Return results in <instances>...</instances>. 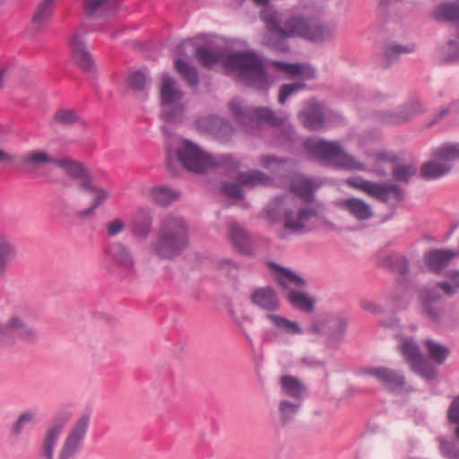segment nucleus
<instances>
[{
	"instance_id": "17",
	"label": "nucleus",
	"mask_w": 459,
	"mask_h": 459,
	"mask_svg": "<svg viewBox=\"0 0 459 459\" xmlns=\"http://www.w3.org/2000/svg\"><path fill=\"white\" fill-rule=\"evenodd\" d=\"M335 205L359 221L369 220L374 213L368 204L356 197L339 199L335 202Z\"/></svg>"
},
{
	"instance_id": "42",
	"label": "nucleus",
	"mask_w": 459,
	"mask_h": 459,
	"mask_svg": "<svg viewBox=\"0 0 459 459\" xmlns=\"http://www.w3.org/2000/svg\"><path fill=\"white\" fill-rule=\"evenodd\" d=\"M237 179L242 186L251 187L258 185H266L270 181L269 178L259 170L239 173Z\"/></svg>"
},
{
	"instance_id": "24",
	"label": "nucleus",
	"mask_w": 459,
	"mask_h": 459,
	"mask_svg": "<svg viewBox=\"0 0 459 459\" xmlns=\"http://www.w3.org/2000/svg\"><path fill=\"white\" fill-rule=\"evenodd\" d=\"M266 214L273 224L281 222L287 228V198L281 195L273 198L266 207Z\"/></svg>"
},
{
	"instance_id": "4",
	"label": "nucleus",
	"mask_w": 459,
	"mask_h": 459,
	"mask_svg": "<svg viewBox=\"0 0 459 459\" xmlns=\"http://www.w3.org/2000/svg\"><path fill=\"white\" fill-rule=\"evenodd\" d=\"M307 152L326 163L346 170H366L367 165L343 151L339 143L320 138H308L304 143Z\"/></svg>"
},
{
	"instance_id": "49",
	"label": "nucleus",
	"mask_w": 459,
	"mask_h": 459,
	"mask_svg": "<svg viewBox=\"0 0 459 459\" xmlns=\"http://www.w3.org/2000/svg\"><path fill=\"white\" fill-rule=\"evenodd\" d=\"M147 82V75L142 71L132 72L127 78L128 85L135 91H143Z\"/></svg>"
},
{
	"instance_id": "38",
	"label": "nucleus",
	"mask_w": 459,
	"mask_h": 459,
	"mask_svg": "<svg viewBox=\"0 0 459 459\" xmlns=\"http://www.w3.org/2000/svg\"><path fill=\"white\" fill-rule=\"evenodd\" d=\"M437 21L456 22L459 21V4L456 3H442L432 13Z\"/></svg>"
},
{
	"instance_id": "21",
	"label": "nucleus",
	"mask_w": 459,
	"mask_h": 459,
	"mask_svg": "<svg viewBox=\"0 0 459 459\" xmlns=\"http://www.w3.org/2000/svg\"><path fill=\"white\" fill-rule=\"evenodd\" d=\"M21 165L28 169H36L46 165L56 164V158L51 156L44 150H34L28 152L20 158Z\"/></svg>"
},
{
	"instance_id": "6",
	"label": "nucleus",
	"mask_w": 459,
	"mask_h": 459,
	"mask_svg": "<svg viewBox=\"0 0 459 459\" xmlns=\"http://www.w3.org/2000/svg\"><path fill=\"white\" fill-rule=\"evenodd\" d=\"M160 100L162 119L171 124L181 122L186 110L184 92L177 82L168 74L162 77Z\"/></svg>"
},
{
	"instance_id": "19",
	"label": "nucleus",
	"mask_w": 459,
	"mask_h": 459,
	"mask_svg": "<svg viewBox=\"0 0 459 459\" xmlns=\"http://www.w3.org/2000/svg\"><path fill=\"white\" fill-rule=\"evenodd\" d=\"M366 373L381 382L387 388L402 386L404 383L403 376L390 368L374 367L366 369Z\"/></svg>"
},
{
	"instance_id": "52",
	"label": "nucleus",
	"mask_w": 459,
	"mask_h": 459,
	"mask_svg": "<svg viewBox=\"0 0 459 459\" xmlns=\"http://www.w3.org/2000/svg\"><path fill=\"white\" fill-rule=\"evenodd\" d=\"M221 192L233 200H241L243 198L241 187L236 183L222 182Z\"/></svg>"
},
{
	"instance_id": "58",
	"label": "nucleus",
	"mask_w": 459,
	"mask_h": 459,
	"mask_svg": "<svg viewBox=\"0 0 459 459\" xmlns=\"http://www.w3.org/2000/svg\"><path fill=\"white\" fill-rule=\"evenodd\" d=\"M459 53L458 45L455 42L450 41L443 48L444 58L451 61L457 57Z\"/></svg>"
},
{
	"instance_id": "43",
	"label": "nucleus",
	"mask_w": 459,
	"mask_h": 459,
	"mask_svg": "<svg viewBox=\"0 0 459 459\" xmlns=\"http://www.w3.org/2000/svg\"><path fill=\"white\" fill-rule=\"evenodd\" d=\"M395 161V157L385 152H380L374 154L371 157V161L369 165L371 166V170L378 176H384L386 174L385 165L392 164Z\"/></svg>"
},
{
	"instance_id": "35",
	"label": "nucleus",
	"mask_w": 459,
	"mask_h": 459,
	"mask_svg": "<svg viewBox=\"0 0 459 459\" xmlns=\"http://www.w3.org/2000/svg\"><path fill=\"white\" fill-rule=\"evenodd\" d=\"M55 166L62 169L68 176L73 178L84 180V178H91L83 166L74 160L69 158L56 159Z\"/></svg>"
},
{
	"instance_id": "12",
	"label": "nucleus",
	"mask_w": 459,
	"mask_h": 459,
	"mask_svg": "<svg viewBox=\"0 0 459 459\" xmlns=\"http://www.w3.org/2000/svg\"><path fill=\"white\" fill-rule=\"evenodd\" d=\"M400 351L413 371L427 379L435 377L436 369L428 363L412 340L403 339Z\"/></svg>"
},
{
	"instance_id": "34",
	"label": "nucleus",
	"mask_w": 459,
	"mask_h": 459,
	"mask_svg": "<svg viewBox=\"0 0 459 459\" xmlns=\"http://www.w3.org/2000/svg\"><path fill=\"white\" fill-rule=\"evenodd\" d=\"M455 256V253L451 250H434L426 255V263L431 270L437 272L447 266Z\"/></svg>"
},
{
	"instance_id": "62",
	"label": "nucleus",
	"mask_w": 459,
	"mask_h": 459,
	"mask_svg": "<svg viewBox=\"0 0 459 459\" xmlns=\"http://www.w3.org/2000/svg\"><path fill=\"white\" fill-rule=\"evenodd\" d=\"M305 332L297 322L289 321V335H299Z\"/></svg>"
},
{
	"instance_id": "56",
	"label": "nucleus",
	"mask_w": 459,
	"mask_h": 459,
	"mask_svg": "<svg viewBox=\"0 0 459 459\" xmlns=\"http://www.w3.org/2000/svg\"><path fill=\"white\" fill-rule=\"evenodd\" d=\"M107 233L109 237L120 234L126 228V224L120 218L114 219L107 223Z\"/></svg>"
},
{
	"instance_id": "26",
	"label": "nucleus",
	"mask_w": 459,
	"mask_h": 459,
	"mask_svg": "<svg viewBox=\"0 0 459 459\" xmlns=\"http://www.w3.org/2000/svg\"><path fill=\"white\" fill-rule=\"evenodd\" d=\"M152 227V216L151 212L147 210L141 209L139 210L132 223V234L135 238L141 240L146 239Z\"/></svg>"
},
{
	"instance_id": "39",
	"label": "nucleus",
	"mask_w": 459,
	"mask_h": 459,
	"mask_svg": "<svg viewBox=\"0 0 459 459\" xmlns=\"http://www.w3.org/2000/svg\"><path fill=\"white\" fill-rule=\"evenodd\" d=\"M423 111L420 102H415L410 107H405L398 114H389L384 117V122L389 125H398L408 121L414 114Z\"/></svg>"
},
{
	"instance_id": "20",
	"label": "nucleus",
	"mask_w": 459,
	"mask_h": 459,
	"mask_svg": "<svg viewBox=\"0 0 459 459\" xmlns=\"http://www.w3.org/2000/svg\"><path fill=\"white\" fill-rule=\"evenodd\" d=\"M307 395V385L298 377L289 376V415L301 407Z\"/></svg>"
},
{
	"instance_id": "36",
	"label": "nucleus",
	"mask_w": 459,
	"mask_h": 459,
	"mask_svg": "<svg viewBox=\"0 0 459 459\" xmlns=\"http://www.w3.org/2000/svg\"><path fill=\"white\" fill-rule=\"evenodd\" d=\"M113 6V0H85L84 4L86 15L92 19L108 16V10Z\"/></svg>"
},
{
	"instance_id": "63",
	"label": "nucleus",
	"mask_w": 459,
	"mask_h": 459,
	"mask_svg": "<svg viewBox=\"0 0 459 459\" xmlns=\"http://www.w3.org/2000/svg\"><path fill=\"white\" fill-rule=\"evenodd\" d=\"M287 100V84H282L280 89L279 102L284 103Z\"/></svg>"
},
{
	"instance_id": "5",
	"label": "nucleus",
	"mask_w": 459,
	"mask_h": 459,
	"mask_svg": "<svg viewBox=\"0 0 459 459\" xmlns=\"http://www.w3.org/2000/svg\"><path fill=\"white\" fill-rule=\"evenodd\" d=\"M229 109L248 134H255L263 124L277 128L284 123V117L264 107L246 105L240 99L235 98L229 103Z\"/></svg>"
},
{
	"instance_id": "51",
	"label": "nucleus",
	"mask_w": 459,
	"mask_h": 459,
	"mask_svg": "<svg viewBox=\"0 0 459 459\" xmlns=\"http://www.w3.org/2000/svg\"><path fill=\"white\" fill-rule=\"evenodd\" d=\"M271 416L276 426L284 427L287 423V400H281L278 408L271 411Z\"/></svg>"
},
{
	"instance_id": "3",
	"label": "nucleus",
	"mask_w": 459,
	"mask_h": 459,
	"mask_svg": "<svg viewBox=\"0 0 459 459\" xmlns=\"http://www.w3.org/2000/svg\"><path fill=\"white\" fill-rule=\"evenodd\" d=\"M186 221L177 214H167L161 221L156 241L149 246L151 254L164 259L178 256L188 245Z\"/></svg>"
},
{
	"instance_id": "29",
	"label": "nucleus",
	"mask_w": 459,
	"mask_h": 459,
	"mask_svg": "<svg viewBox=\"0 0 459 459\" xmlns=\"http://www.w3.org/2000/svg\"><path fill=\"white\" fill-rule=\"evenodd\" d=\"M54 6L55 0H43L39 3L32 17L31 26L35 31L39 32L45 28L53 14Z\"/></svg>"
},
{
	"instance_id": "55",
	"label": "nucleus",
	"mask_w": 459,
	"mask_h": 459,
	"mask_svg": "<svg viewBox=\"0 0 459 459\" xmlns=\"http://www.w3.org/2000/svg\"><path fill=\"white\" fill-rule=\"evenodd\" d=\"M439 288L447 295H452L459 290V272L451 274L448 281L441 283Z\"/></svg>"
},
{
	"instance_id": "45",
	"label": "nucleus",
	"mask_w": 459,
	"mask_h": 459,
	"mask_svg": "<svg viewBox=\"0 0 459 459\" xmlns=\"http://www.w3.org/2000/svg\"><path fill=\"white\" fill-rule=\"evenodd\" d=\"M35 415L36 413L31 411L22 412L11 428V435L14 437H20L27 426L33 422Z\"/></svg>"
},
{
	"instance_id": "25",
	"label": "nucleus",
	"mask_w": 459,
	"mask_h": 459,
	"mask_svg": "<svg viewBox=\"0 0 459 459\" xmlns=\"http://www.w3.org/2000/svg\"><path fill=\"white\" fill-rule=\"evenodd\" d=\"M230 236L233 246L244 255L253 253L252 240L248 233L236 221L230 223Z\"/></svg>"
},
{
	"instance_id": "23",
	"label": "nucleus",
	"mask_w": 459,
	"mask_h": 459,
	"mask_svg": "<svg viewBox=\"0 0 459 459\" xmlns=\"http://www.w3.org/2000/svg\"><path fill=\"white\" fill-rule=\"evenodd\" d=\"M251 301L268 312H273L279 307L277 294L270 287L255 289L251 295Z\"/></svg>"
},
{
	"instance_id": "53",
	"label": "nucleus",
	"mask_w": 459,
	"mask_h": 459,
	"mask_svg": "<svg viewBox=\"0 0 459 459\" xmlns=\"http://www.w3.org/2000/svg\"><path fill=\"white\" fill-rule=\"evenodd\" d=\"M78 119V116L72 109H59L55 115V120L63 125L74 124Z\"/></svg>"
},
{
	"instance_id": "30",
	"label": "nucleus",
	"mask_w": 459,
	"mask_h": 459,
	"mask_svg": "<svg viewBox=\"0 0 459 459\" xmlns=\"http://www.w3.org/2000/svg\"><path fill=\"white\" fill-rule=\"evenodd\" d=\"M318 210L316 208H303L296 214L289 215V230L302 233L307 230V223L310 218L316 216Z\"/></svg>"
},
{
	"instance_id": "16",
	"label": "nucleus",
	"mask_w": 459,
	"mask_h": 459,
	"mask_svg": "<svg viewBox=\"0 0 459 459\" xmlns=\"http://www.w3.org/2000/svg\"><path fill=\"white\" fill-rule=\"evenodd\" d=\"M106 254L119 268L132 272L134 268V259L131 248L122 242H114L106 247Z\"/></svg>"
},
{
	"instance_id": "1",
	"label": "nucleus",
	"mask_w": 459,
	"mask_h": 459,
	"mask_svg": "<svg viewBox=\"0 0 459 459\" xmlns=\"http://www.w3.org/2000/svg\"><path fill=\"white\" fill-rule=\"evenodd\" d=\"M195 57L206 67H212L221 62L228 74H234L239 82L249 87L256 90H267L270 87L264 61L252 51L226 54L200 47L195 51Z\"/></svg>"
},
{
	"instance_id": "11",
	"label": "nucleus",
	"mask_w": 459,
	"mask_h": 459,
	"mask_svg": "<svg viewBox=\"0 0 459 459\" xmlns=\"http://www.w3.org/2000/svg\"><path fill=\"white\" fill-rule=\"evenodd\" d=\"M345 183L351 187L384 203L387 202L391 196L400 197L399 189L395 185L379 184L361 178H348Z\"/></svg>"
},
{
	"instance_id": "57",
	"label": "nucleus",
	"mask_w": 459,
	"mask_h": 459,
	"mask_svg": "<svg viewBox=\"0 0 459 459\" xmlns=\"http://www.w3.org/2000/svg\"><path fill=\"white\" fill-rule=\"evenodd\" d=\"M439 441L440 450L443 455L448 459H459V452L455 449L453 444L448 443L442 438H440Z\"/></svg>"
},
{
	"instance_id": "40",
	"label": "nucleus",
	"mask_w": 459,
	"mask_h": 459,
	"mask_svg": "<svg viewBox=\"0 0 459 459\" xmlns=\"http://www.w3.org/2000/svg\"><path fill=\"white\" fill-rule=\"evenodd\" d=\"M312 20L300 15H292L289 18V38L299 37L307 39Z\"/></svg>"
},
{
	"instance_id": "44",
	"label": "nucleus",
	"mask_w": 459,
	"mask_h": 459,
	"mask_svg": "<svg viewBox=\"0 0 459 459\" xmlns=\"http://www.w3.org/2000/svg\"><path fill=\"white\" fill-rule=\"evenodd\" d=\"M426 348L429 357L438 365L443 364L449 354V350L446 346L431 340L426 342Z\"/></svg>"
},
{
	"instance_id": "37",
	"label": "nucleus",
	"mask_w": 459,
	"mask_h": 459,
	"mask_svg": "<svg viewBox=\"0 0 459 459\" xmlns=\"http://www.w3.org/2000/svg\"><path fill=\"white\" fill-rule=\"evenodd\" d=\"M151 197L157 204L166 206L178 199L179 192L166 186H159L152 188Z\"/></svg>"
},
{
	"instance_id": "22",
	"label": "nucleus",
	"mask_w": 459,
	"mask_h": 459,
	"mask_svg": "<svg viewBox=\"0 0 459 459\" xmlns=\"http://www.w3.org/2000/svg\"><path fill=\"white\" fill-rule=\"evenodd\" d=\"M303 125L310 130H318L324 126L322 107L315 101H309L300 113Z\"/></svg>"
},
{
	"instance_id": "41",
	"label": "nucleus",
	"mask_w": 459,
	"mask_h": 459,
	"mask_svg": "<svg viewBox=\"0 0 459 459\" xmlns=\"http://www.w3.org/2000/svg\"><path fill=\"white\" fill-rule=\"evenodd\" d=\"M434 156L438 160L452 165V162L459 160V143H444L435 150Z\"/></svg>"
},
{
	"instance_id": "60",
	"label": "nucleus",
	"mask_w": 459,
	"mask_h": 459,
	"mask_svg": "<svg viewBox=\"0 0 459 459\" xmlns=\"http://www.w3.org/2000/svg\"><path fill=\"white\" fill-rule=\"evenodd\" d=\"M420 297L424 304H428L438 299L439 296L435 290H421Z\"/></svg>"
},
{
	"instance_id": "14",
	"label": "nucleus",
	"mask_w": 459,
	"mask_h": 459,
	"mask_svg": "<svg viewBox=\"0 0 459 459\" xmlns=\"http://www.w3.org/2000/svg\"><path fill=\"white\" fill-rule=\"evenodd\" d=\"M80 188L87 193L94 195L91 205L86 209L79 211L77 216L80 219L91 218L94 215L95 210L103 204L108 198V193L102 187L99 186L93 178H84L80 182Z\"/></svg>"
},
{
	"instance_id": "46",
	"label": "nucleus",
	"mask_w": 459,
	"mask_h": 459,
	"mask_svg": "<svg viewBox=\"0 0 459 459\" xmlns=\"http://www.w3.org/2000/svg\"><path fill=\"white\" fill-rule=\"evenodd\" d=\"M178 72L187 81V82L195 86L198 83L199 78L196 69L187 62L178 59L175 63Z\"/></svg>"
},
{
	"instance_id": "54",
	"label": "nucleus",
	"mask_w": 459,
	"mask_h": 459,
	"mask_svg": "<svg viewBox=\"0 0 459 459\" xmlns=\"http://www.w3.org/2000/svg\"><path fill=\"white\" fill-rule=\"evenodd\" d=\"M268 267L279 284L285 290L287 288V268L279 266L274 263H269Z\"/></svg>"
},
{
	"instance_id": "8",
	"label": "nucleus",
	"mask_w": 459,
	"mask_h": 459,
	"mask_svg": "<svg viewBox=\"0 0 459 459\" xmlns=\"http://www.w3.org/2000/svg\"><path fill=\"white\" fill-rule=\"evenodd\" d=\"M307 281L305 278L293 271L289 270V303L300 312L310 314L316 306V299L304 290Z\"/></svg>"
},
{
	"instance_id": "28",
	"label": "nucleus",
	"mask_w": 459,
	"mask_h": 459,
	"mask_svg": "<svg viewBox=\"0 0 459 459\" xmlns=\"http://www.w3.org/2000/svg\"><path fill=\"white\" fill-rule=\"evenodd\" d=\"M64 425L55 423L47 429L42 442V455L46 459H54V450L63 433Z\"/></svg>"
},
{
	"instance_id": "9",
	"label": "nucleus",
	"mask_w": 459,
	"mask_h": 459,
	"mask_svg": "<svg viewBox=\"0 0 459 459\" xmlns=\"http://www.w3.org/2000/svg\"><path fill=\"white\" fill-rule=\"evenodd\" d=\"M261 19L267 27V34L264 40L266 45L275 50L286 49L287 30L281 26V14L272 7L264 8L261 13Z\"/></svg>"
},
{
	"instance_id": "2",
	"label": "nucleus",
	"mask_w": 459,
	"mask_h": 459,
	"mask_svg": "<svg viewBox=\"0 0 459 459\" xmlns=\"http://www.w3.org/2000/svg\"><path fill=\"white\" fill-rule=\"evenodd\" d=\"M177 160L187 170L197 174L206 173L215 168L226 170H236L238 168V162L232 156H212L188 139L179 140L175 153L171 150L168 151V168L170 170Z\"/></svg>"
},
{
	"instance_id": "47",
	"label": "nucleus",
	"mask_w": 459,
	"mask_h": 459,
	"mask_svg": "<svg viewBox=\"0 0 459 459\" xmlns=\"http://www.w3.org/2000/svg\"><path fill=\"white\" fill-rule=\"evenodd\" d=\"M260 164L275 175L284 173L286 170V160L282 158L274 156H263L260 159Z\"/></svg>"
},
{
	"instance_id": "13",
	"label": "nucleus",
	"mask_w": 459,
	"mask_h": 459,
	"mask_svg": "<svg viewBox=\"0 0 459 459\" xmlns=\"http://www.w3.org/2000/svg\"><path fill=\"white\" fill-rule=\"evenodd\" d=\"M197 127L221 141H228L233 134L232 126L224 118L215 115L204 116L197 119Z\"/></svg>"
},
{
	"instance_id": "15",
	"label": "nucleus",
	"mask_w": 459,
	"mask_h": 459,
	"mask_svg": "<svg viewBox=\"0 0 459 459\" xmlns=\"http://www.w3.org/2000/svg\"><path fill=\"white\" fill-rule=\"evenodd\" d=\"M83 38L84 35L76 33L70 39L71 56L77 66L83 71H90L94 66V60L85 46Z\"/></svg>"
},
{
	"instance_id": "7",
	"label": "nucleus",
	"mask_w": 459,
	"mask_h": 459,
	"mask_svg": "<svg viewBox=\"0 0 459 459\" xmlns=\"http://www.w3.org/2000/svg\"><path fill=\"white\" fill-rule=\"evenodd\" d=\"M91 420V411L86 409L69 429L61 446L57 459H76L83 448L88 429Z\"/></svg>"
},
{
	"instance_id": "59",
	"label": "nucleus",
	"mask_w": 459,
	"mask_h": 459,
	"mask_svg": "<svg viewBox=\"0 0 459 459\" xmlns=\"http://www.w3.org/2000/svg\"><path fill=\"white\" fill-rule=\"evenodd\" d=\"M266 317L272 322V324L280 331L287 330V318L275 315L272 312H268Z\"/></svg>"
},
{
	"instance_id": "10",
	"label": "nucleus",
	"mask_w": 459,
	"mask_h": 459,
	"mask_svg": "<svg viewBox=\"0 0 459 459\" xmlns=\"http://www.w3.org/2000/svg\"><path fill=\"white\" fill-rule=\"evenodd\" d=\"M37 335V330L18 314L12 315L6 324L0 322V342H10L14 337L25 342H33Z\"/></svg>"
},
{
	"instance_id": "61",
	"label": "nucleus",
	"mask_w": 459,
	"mask_h": 459,
	"mask_svg": "<svg viewBox=\"0 0 459 459\" xmlns=\"http://www.w3.org/2000/svg\"><path fill=\"white\" fill-rule=\"evenodd\" d=\"M16 157L0 148V163L5 167H12L15 164Z\"/></svg>"
},
{
	"instance_id": "27",
	"label": "nucleus",
	"mask_w": 459,
	"mask_h": 459,
	"mask_svg": "<svg viewBox=\"0 0 459 459\" xmlns=\"http://www.w3.org/2000/svg\"><path fill=\"white\" fill-rule=\"evenodd\" d=\"M307 40L323 43L331 40L335 35V29L323 22L312 20L310 29L307 34Z\"/></svg>"
},
{
	"instance_id": "50",
	"label": "nucleus",
	"mask_w": 459,
	"mask_h": 459,
	"mask_svg": "<svg viewBox=\"0 0 459 459\" xmlns=\"http://www.w3.org/2000/svg\"><path fill=\"white\" fill-rule=\"evenodd\" d=\"M413 50V47H403L396 44H389L385 47L384 56L387 63L395 61L398 56L404 53H410Z\"/></svg>"
},
{
	"instance_id": "33",
	"label": "nucleus",
	"mask_w": 459,
	"mask_h": 459,
	"mask_svg": "<svg viewBox=\"0 0 459 459\" xmlns=\"http://www.w3.org/2000/svg\"><path fill=\"white\" fill-rule=\"evenodd\" d=\"M16 246L8 238L0 235V273L6 272L8 267L17 258Z\"/></svg>"
},
{
	"instance_id": "48",
	"label": "nucleus",
	"mask_w": 459,
	"mask_h": 459,
	"mask_svg": "<svg viewBox=\"0 0 459 459\" xmlns=\"http://www.w3.org/2000/svg\"><path fill=\"white\" fill-rule=\"evenodd\" d=\"M417 172V168L411 164L396 165L393 169L395 180L407 182Z\"/></svg>"
},
{
	"instance_id": "64",
	"label": "nucleus",
	"mask_w": 459,
	"mask_h": 459,
	"mask_svg": "<svg viewBox=\"0 0 459 459\" xmlns=\"http://www.w3.org/2000/svg\"><path fill=\"white\" fill-rule=\"evenodd\" d=\"M448 113V108H444L440 111V113L438 114L437 117H436L432 122L431 124L434 125L436 123H437L441 118H443L444 117L446 116V114Z\"/></svg>"
},
{
	"instance_id": "18",
	"label": "nucleus",
	"mask_w": 459,
	"mask_h": 459,
	"mask_svg": "<svg viewBox=\"0 0 459 459\" xmlns=\"http://www.w3.org/2000/svg\"><path fill=\"white\" fill-rule=\"evenodd\" d=\"M314 69L307 64H289V95L304 88V82L314 77Z\"/></svg>"
},
{
	"instance_id": "31",
	"label": "nucleus",
	"mask_w": 459,
	"mask_h": 459,
	"mask_svg": "<svg viewBox=\"0 0 459 459\" xmlns=\"http://www.w3.org/2000/svg\"><path fill=\"white\" fill-rule=\"evenodd\" d=\"M452 169L451 164L444 163L438 160L433 155V160L425 162L420 169V176L428 180L437 179L450 171Z\"/></svg>"
},
{
	"instance_id": "32",
	"label": "nucleus",
	"mask_w": 459,
	"mask_h": 459,
	"mask_svg": "<svg viewBox=\"0 0 459 459\" xmlns=\"http://www.w3.org/2000/svg\"><path fill=\"white\" fill-rule=\"evenodd\" d=\"M289 185L291 190L305 202H310L312 200L314 190L313 183L305 176L300 174L292 175Z\"/></svg>"
}]
</instances>
